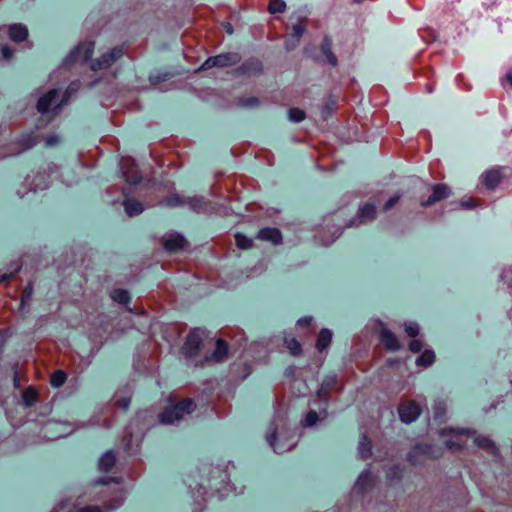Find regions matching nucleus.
Wrapping results in <instances>:
<instances>
[{"label":"nucleus","instance_id":"13d9d810","mask_svg":"<svg viewBox=\"0 0 512 512\" xmlns=\"http://www.w3.org/2000/svg\"><path fill=\"white\" fill-rule=\"evenodd\" d=\"M227 31H228L229 33H232V28H231V26H230V25L227 27Z\"/></svg>","mask_w":512,"mask_h":512},{"label":"nucleus","instance_id":"7c9ffc66","mask_svg":"<svg viewBox=\"0 0 512 512\" xmlns=\"http://www.w3.org/2000/svg\"><path fill=\"white\" fill-rule=\"evenodd\" d=\"M111 297L120 304H126L130 300V295L126 290L116 289L112 292Z\"/></svg>","mask_w":512,"mask_h":512},{"label":"nucleus","instance_id":"a878e982","mask_svg":"<svg viewBox=\"0 0 512 512\" xmlns=\"http://www.w3.org/2000/svg\"><path fill=\"white\" fill-rule=\"evenodd\" d=\"M435 361V353L433 350L426 349L423 353L416 359V364L418 366H422L424 368L429 367Z\"/></svg>","mask_w":512,"mask_h":512},{"label":"nucleus","instance_id":"cd10ccee","mask_svg":"<svg viewBox=\"0 0 512 512\" xmlns=\"http://www.w3.org/2000/svg\"><path fill=\"white\" fill-rule=\"evenodd\" d=\"M474 443L479 448L486 450V451H490L495 448L493 441L485 436H476L474 438Z\"/></svg>","mask_w":512,"mask_h":512},{"label":"nucleus","instance_id":"473e14b6","mask_svg":"<svg viewBox=\"0 0 512 512\" xmlns=\"http://www.w3.org/2000/svg\"><path fill=\"white\" fill-rule=\"evenodd\" d=\"M286 9V3L283 0H271L268 5V11L271 14L283 13Z\"/></svg>","mask_w":512,"mask_h":512},{"label":"nucleus","instance_id":"8fccbe9b","mask_svg":"<svg viewBox=\"0 0 512 512\" xmlns=\"http://www.w3.org/2000/svg\"><path fill=\"white\" fill-rule=\"evenodd\" d=\"M257 104H258V99L255 97H250V98L241 100V105L246 106V107H253V106H256Z\"/></svg>","mask_w":512,"mask_h":512},{"label":"nucleus","instance_id":"1a4fd4ad","mask_svg":"<svg viewBox=\"0 0 512 512\" xmlns=\"http://www.w3.org/2000/svg\"><path fill=\"white\" fill-rule=\"evenodd\" d=\"M202 344V335L200 330L191 331L182 347V353L187 358H193L198 355Z\"/></svg>","mask_w":512,"mask_h":512},{"label":"nucleus","instance_id":"dca6fc26","mask_svg":"<svg viewBox=\"0 0 512 512\" xmlns=\"http://www.w3.org/2000/svg\"><path fill=\"white\" fill-rule=\"evenodd\" d=\"M8 35L14 42H23L28 37V29L21 23L12 24L8 27Z\"/></svg>","mask_w":512,"mask_h":512},{"label":"nucleus","instance_id":"de8ad7c7","mask_svg":"<svg viewBox=\"0 0 512 512\" xmlns=\"http://www.w3.org/2000/svg\"><path fill=\"white\" fill-rule=\"evenodd\" d=\"M1 53H2V56L4 59L6 60H9L12 58L13 54H14V50L7 46V45H4L2 48H1Z\"/></svg>","mask_w":512,"mask_h":512},{"label":"nucleus","instance_id":"ea45409f","mask_svg":"<svg viewBox=\"0 0 512 512\" xmlns=\"http://www.w3.org/2000/svg\"><path fill=\"white\" fill-rule=\"evenodd\" d=\"M186 203L183 199H181L178 195H172L166 198L165 205L169 207L180 206Z\"/></svg>","mask_w":512,"mask_h":512},{"label":"nucleus","instance_id":"c03bdc74","mask_svg":"<svg viewBox=\"0 0 512 512\" xmlns=\"http://www.w3.org/2000/svg\"><path fill=\"white\" fill-rule=\"evenodd\" d=\"M423 347V343L422 341L418 340V339H413L410 343H409V350L413 353H418L421 351Z\"/></svg>","mask_w":512,"mask_h":512},{"label":"nucleus","instance_id":"f257e3e1","mask_svg":"<svg viewBox=\"0 0 512 512\" xmlns=\"http://www.w3.org/2000/svg\"><path fill=\"white\" fill-rule=\"evenodd\" d=\"M196 408L192 399H184L174 405L168 406L159 415V421L163 424H173L181 420L186 414H191Z\"/></svg>","mask_w":512,"mask_h":512},{"label":"nucleus","instance_id":"a18cd8bd","mask_svg":"<svg viewBox=\"0 0 512 512\" xmlns=\"http://www.w3.org/2000/svg\"><path fill=\"white\" fill-rule=\"evenodd\" d=\"M36 399V394L32 390L28 389L24 392V401L26 405L31 406Z\"/></svg>","mask_w":512,"mask_h":512},{"label":"nucleus","instance_id":"c9c22d12","mask_svg":"<svg viewBox=\"0 0 512 512\" xmlns=\"http://www.w3.org/2000/svg\"><path fill=\"white\" fill-rule=\"evenodd\" d=\"M404 330L411 338H416L420 333V327L416 322H405Z\"/></svg>","mask_w":512,"mask_h":512},{"label":"nucleus","instance_id":"ddd939ff","mask_svg":"<svg viewBox=\"0 0 512 512\" xmlns=\"http://www.w3.org/2000/svg\"><path fill=\"white\" fill-rule=\"evenodd\" d=\"M121 503L116 505L105 506L106 510L102 511L101 507L96 505L85 506L82 508L72 507L68 502H62L56 512H109L116 509Z\"/></svg>","mask_w":512,"mask_h":512},{"label":"nucleus","instance_id":"393cba45","mask_svg":"<svg viewBox=\"0 0 512 512\" xmlns=\"http://www.w3.org/2000/svg\"><path fill=\"white\" fill-rule=\"evenodd\" d=\"M116 457L112 451L103 454L99 460V469L103 472H109L115 465Z\"/></svg>","mask_w":512,"mask_h":512},{"label":"nucleus","instance_id":"4c0bfd02","mask_svg":"<svg viewBox=\"0 0 512 512\" xmlns=\"http://www.w3.org/2000/svg\"><path fill=\"white\" fill-rule=\"evenodd\" d=\"M125 179L130 184H137L141 180V176L135 168H131V171L124 172Z\"/></svg>","mask_w":512,"mask_h":512},{"label":"nucleus","instance_id":"423d86ee","mask_svg":"<svg viewBox=\"0 0 512 512\" xmlns=\"http://www.w3.org/2000/svg\"><path fill=\"white\" fill-rule=\"evenodd\" d=\"M431 195L428 197V199L423 200L420 202V205L422 207H429L437 202H440L444 199H447L451 196L452 190L451 188L444 183H438L430 186Z\"/></svg>","mask_w":512,"mask_h":512},{"label":"nucleus","instance_id":"bb28decb","mask_svg":"<svg viewBox=\"0 0 512 512\" xmlns=\"http://www.w3.org/2000/svg\"><path fill=\"white\" fill-rule=\"evenodd\" d=\"M66 379L67 375L64 371L56 370L50 376V384L55 388H59L65 383Z\"/></svg>","mask_w":512,"mask_h":512},{"label":"nucleus","instance_id":"aec40b11","mask_svg":"<svg viewBox=\"0 0 512 512\" xmlns=\"http://www.w3.org/2000/svg\"><path fill=\"white\" fill-rule=\"evenodd\" d=\"M123 206L128 216L133 217L141 214L144 211V206L141 202L133 198L124 200Z\"/></svg>","mask_w":512,"mask_h":512},{"label":"nucleus","instance_id":"5701e85b","mask_svg":"<svg viewBox=\"0 0 512 512\" xmlns=\"http://www.w3.org/2000/svg\"><path fill=\"white\" fill-rule=\"evenodd\" d=\"M332 332L327 329L323 328L318 335L317 341H316V348L319 352H322L325 350L332 341Z\"/></svg>","mask_w":512,"mask_h":512},{"label":"nucleus","instance_id":"58836bf2","mask_svg":"<svg viewBox=\"0 0 512 512\" xmlns=\"http://www.w3.org/2000/svg\"><path fill=\"white\" fill-rule=\"evenodd\" d=\"M358 449L362 458H367L370 455V443L367 441L366 437L359 443Z\"/></svg>","mask_w":512,"mask_h":512},{"label":"nucleus","instance_id":"9d476101","mask_svg":"<svg viewBox=\"0 0 512 512\" xmlns=\"http://www.w3.org/2000/svg\"><path fill=\"white\" fill-rule=\"evenodd\" d=\"M162 245L168 252H177L187 247L188 242L183 235L172 232L167 233L162 237Z\"/></svg>","mask_w":512,"mask_h":512},{"label":"nucleus","instance_id":"f3484780","mask_svg":"<svg viewBox=\"0 0 512 512\" xmlns=\"http://www.w3.org/2000/svg\"><path fill=\"white\" fill-rule=\"evenodd\" d=\"M227 354H228L227 343L222 339H218L216 341V347H215L214 352L212 353V355L210 357H207L206 360L213 361L216 363L222 362L226 359Z\"/></svg>","mask_w":512,"mask_h":512},{"label":"nucleus","instance_id":"b1692460","mask_svg":"<svg viewBox=\"0 0 512 512\" xmlns=\"http://www.w3.org/2000/svg\"><path fill=\"white\" fill-rule=\"evenodd\" d=\"M306 30L305 19H300L297 23L292 26V37L295 39V43L292 46L286 44V49L290 50L296 46V44L300 41L302 35Z\"/></svg>","mask_w":512,"mask_h":512},{"label":"nucleus","instance_id":"7ed1b4c3","mask_svg":"<svg viewBox=\"0 0 512 512\" xmlns=\"http://www.w3.org/2000/svg\"><path fill=\"white\" fill-rule=\"evenodd\" d=\"M241 56L236 52L222 53L209 57L201 65L200 70H208L213 67L225 68L238 64Z\"/></svg>","mask_w":512,"mask_h":512},{"label":"nucleus","instance_id":"9b49d317","mask_svg":"<svg viewBox=\"0 0 512 512\" xmlns=\"http://www.w3.org/2000/svg\"><path fill=\"white\" fill-rule=\"evenodd\" d=\"M503 180V171L500 167L489 169L480 176L481 184L488 190L496 189Z\"/></svg>","mask_w":512,"mask_h":512},{"label":"nucleus","instance_id":"0eeeda50","mask_svg":"<svg viewBox=\"0 0 512 512\" xmlns=\"http://www.w3.org/2000/svg\"><path fill=\"white\" fill-rule=\"evenodd\" d=\"M123 55V50L120 47L112 48L108 53L103 54L101 57L96 59L91 64L93 71H99L109 68L114 62H116Z\"/></svg>","mask_w":512,"mask_h":512},{"label":"nucleus","instance_id":"f704fd0d","mask_svg":"<svg viewBox=\"0 0 512 512\" xmlns=\"http://www.w3.org/2000/svg\"><path fill=\"white\" fill-rule=\"evenodd\" d=\"M19 142L22 146V151H25L36 145V137L32 134L24 135L21 137Z\"/></svg>","mask_w":512,"mask_h":512},{"label":"nucleus","instance_id":"f8f14e48","mask_svg":"<svg viewBox=\"0 0 512 512\" xmlns=\"http://www.w3.org/2000/svg\"><path fill=\"white\" fill-rule=\"evenodd\" d=\"M421 409L419 405L414 401H408L402 403L398 407L399 417L404 423H412L414 422L420 415Z\"/></svg>","mask_w":512,"mask_h":512},{"label":"nucleus","instance_id":"79ce46f5","mask_svg":"<svg viewBox=\"0 0 512 512\" xmlns=\"http://www.w3.org/2000/svg\"><path fill=\"white\" fill-rule=\"evenodd\" d=\"M402 195L401 194H396L394 195L393 197H391L382 207V210L384 212H387L389 210H391L398 202L399 200L401 199Z\"/></svg>","mask_w":512,"mask_h":512},{"label":"nucleus","instance_id":"6e6552de","mask_svg":"<svg viewBox=\"0 0 512 512\" xmlns=\"http://www.w3.org/2000/svg\"><path fill=\"white\" fill-rule=\"evenodd\" d=\"M377 208L373 203H365L358 208L356 217L350 221L348 227L358 226L376 218Z\"/></svg>","mask_w":512,"mask_h":512},{"label":"nucleus","instance_id":"c85d7f7f","mask_svg":"<svg viewBox=\"0 0 512 512\" xmlns=\"http://www.w3.org/2000/svg\"><path fill=\"white\" fill-rule=\"evenodd\" d=\"M235 242L240 249H250L253 246V240L241 233L235 234Z\"/></svg>","mask_w":512,"mask_h":512},{"label":"nucleus","instance_id":"412c9836","mask_svg":"<svg viewBox=\"0 0 512 512\" xmlns=\"http://www.w3.org/2000/svg\"><path fill=\"white\" fill-rule=\"evenodd\" d=\"M321 52L326 56L327 61L330 65L336 66L338 64L337 57L332 52V41L329 37H324L321 45H320Z\"/></svg>","mask_w":512,"mask_h":512},{"label":"nucleus","instance_id":"09e8293b","mask_svg":"<svg viewBox=\"0 0 512 512\" xmlns=\"http://www.w3.org/2000/svg\"><path fill=\"white\" fill-rule=\"evenodd\" d=\"M59 143V138L56 135H51L45 138V144L47 147L55 146Z\"/></svg>","mask_w":512,"mask_h":512},{"label":"nucleus","instance_id":"4be33fe9","mask_svg":"<svg viewBox=\"0 0 512 512\" xmlns=\"http://www.w3.org/2000/svg\"><path fill=\"white\" fill-rule=\"evenodd\" d=\"M262 70V65L257 60H250L244 62L241 66L236 69L237 74H254L259 73Z\"/></svg>","mask_w":512,"mask_h":512},{"label":"nucleus","instance_id":"603ef678","mask_svg":"<svg viewBox=\"0 0 512 512\" xmlns=\"http://www.w3.org/2000/svg\"><path fill=\"white\" fill-rule=\"evenodd\" d=\"M312 322V317H302L297 321V324L301 327H308Z\"/></svg>","mask_w":512,"mask_h":512},{"label":"nucleus","instance_id":"49530a36","mask_svg":"<svg viewBox=\"0 0 512 512\" xmlns=\"http://www.w3.org/2000/svg\"><path fill=\"white\" fill-rule=\"evenodd\" d=\"M21 269V265L20 264H15V267L12 271H10V273H5L3 275H0V283L13 277L17 272H19Z\"/></svg>","mask_w":512,"mask_h":512},{"label":"nucleus","instance_id":"c756f323","mask_svg":"<svg viewBox=\"0 0 512 512\" xmlns=\"http://www.w3.org/2000/svg\"><path fill=\"white\" fill-rule=\"evenodd\" d=\"M266 439H267V442L269 443V445L274 449L275 452L281 453L284 451V449L276 443L277 434H276V428L274 426L270 427V433L267 434Z\"/></svg>","mask_w":512,"mask_h":512},{"label":"nucleus","instance_id":"5fc2aeb1","mask_svg":"<svg viewBox=\"0 0 512 512\" xmlns=\"http://www.w3.org/2000/svg\"><path fill=\"white\" fill-rule=\"evenodd\" d=\"M474 201V199H469L468 201H462L460 205L463 208H473L475 207Z\"/></svg>","mask_w":512,"mask_h":512},{"label":"nucleus","instance_id":"20e7f679","mask_svg":"<svg viewBox=\"0 0 512 512\" xmlns=\"http://www.w3.org/2000/svg\"><path fill=\"white\" fill-rule=\"evenodd\" d=\"M95 43L93 41H85L80 43L70 54L66 57L64 63L69 65L76 62H87L93 55Z\"/></svg>","mask_w":512,"mask_h":512},{"label":"nucleus","instance_id":"a19ab883","mask_svg":"<svg viewBox=\"0 0 512 512\" xmlns=\"http://www.w3.org/2000/svg\"><path fill=\"white\" fill-rule=\"evenodd\" d=\"M186 203L197 212L204 208V202L201 198H190Z\"/></svg>","mask_w":512,"mask_h":512},{"label":"nucleus","instance_id":"a211bd4d","mask_svg":"<svg viewBox=\"0 0 512 512\" xmlns=\"http://www.w3.org/2000/svg\"><path fill=\"white\" fill-rule=\"evenodd\" d=\"M337 385V377L335 375H329L326 376L322 383L320 388L318 389V396L320 398H327L330 393L335 389Z\"/></svg>","mask_w":512,"mask_h":512},{"label":"nucleus","instance_id":"864d4df0","mask_svg":"<svg viewBox=\"0 0 512 512\" xmlns=\"http://www.w3.org/2000/svg\"><path fill=\"white\" fill-rule=\"evenodd\" d=\"M445 411H444V408L442 407V404L439 403L438 405L435 406V416L436 417H442L444 415Z\"/></svg>","mask_w":512,"mask_h":512},{"label":"nucleus","instance_id":"6ab92c4d","mask_svg":"<svg viewBox=\"0 0 512 512\" xmlns=\"http://www.w3.org/2000/svg\"><path fill=\"white\" fill-rule=\"evenodd\" d=\"M58 92L55 89H52L48 91L46 94H44L37 103V110L40 113H45L49 110L52 102L55 100Z\"/></svg>","mask_w":512,"mask_h":512},{"label":"nucleus","instance_id":"6e6d98bb","mask_svg":"<svg viewBox=\"0 0 512 512\" xmlns=\"http://www.w3.org/2000/svg\"><path fill=\"white\" fill-rule=\"evenodd\" d=\"M78 87H79V84H77V83H72V84H70V86L68 87V89H67L66 93L70 94V93L76 92V91H77V89H78Z\"/></svg>","mask_w":512,"mask_h":512},{"label":"nucleus","instance_id":"f03ea898","mask_svg":"<svg viewBox=\"0 0 512 512\" xmlns=\"http://www.w3.org/2000/svg\"><path fill=\"white\" fill-rule=\"evenodd\" d=\"M440 434L442 436L451 435V437L445 441V446L449 450L461 451L466 445V441L463 439V436H472L475 432L469 429L445 428L441 430Z\"/></svg>","mask_w":512,"mask_h":512},{"label":"nucleus","instance_id":"37998d69","mask_svg":"<svg viewBox=\"0 0 512 512\" xmlns=\"http://www.w3.org/2000/svg\"><path fill=\"white\" fill-rule=\"evenodd\" d=\"M318 421V414L315 411H309L305 417V425L312 426Z\"/></svg>","mask_w":512,"mask_h":512},{"label":"nucleus","instance_id":"4d7b16f0","mask_svg":"<svg viewBox=\"0 0 512 512\" xmlns=\"http://www.w3.org/2000/svg\"><path fill=\"white\" fill-rule=\"evenodd\" d=\"M506 80L509 82L510 86L512 87V73H508L506 75Z\"/></svg>","mask_w":512,"mask_h":512},{"label":"nucleus","instance_id":"2f4dec72","mask_svg":"<svg viewBox=\"0 0 512 512\" xmlns=\"http://www.w3.org/2000/svg\"><path fill=\"white\" fill-rule=\"evenodd\" d=\"M284 342L292 355L297 356L301 353V344L295 338L286 337Z\"/></svg>","mask_w":512,"mask_h":512},{"label":"nucleus","instance_id":"e433bc0d","mask_svg":"<svg viewBox=\"0 0 512 512\" xmlns=\"http://www.w3.org/2000/svg\"><path fill=\"white\" fill-rule=\"evenodd\" d=\"M33 291H34L33 283L29 282L23 290L22 297H21V303H20V309H23L26 302H28L31 299V297L33 295Z\"/></svg>","mask_w":512,"mask_h":512},{"label":"nucleus","instance_id":"3c124183","mask_svg":"<svg viewBox=\"0 0 512 512\" xmlns=\"http://www.w3.org/2000/svg\"><path fill=\"white\" fill-rule=\"evenodd\" d=\"M129 404H130V400L126 399V398L119 399L116 401V406H118L119 408H121L123 410H127L129 407Z\"/></svg>","mask_w":512,"mask_h":512},{"label":"nucleus","instance_id":"4468645a","mask_svg":"<svg viewBox=\"0 0 512 512\" xmlns=\"http://www.w3.org/2000/svg\"><path fill=\"white\" fill-rule=\"evenodd\" d=\"M380 340L387 350L398 351L401 348L396 335L386 327L380 330Z\"/></svg>","mask_w":512,"mask_h":512},{"label":"nucleus","instance_id":"72a5a7b5","mask_svg":"<svg viewBox=\"0 0 512 512\" xmlns=\"http://www.w3.org/2000/svg\"><path fill=\"white\" fill-rule=\"evenodd\" d=\"M305 117H306L305 112L299 108H291L288 111V118L292 122L299 123V122L303 121L305 119Z\"/></svg>","mask_w":512,"mask_h":512},{"label":"nucleus","instance_id":"2eb2a0df","mask_svg":"<svg viewBox=\"0 0 512 512\" xmlns=\"http://www.w3.org/2000/svg\"><path fill=\"white\" fill-rule=\"evenodd\" d=\"M256 237L259 240L268 241L274 245L280 244L282 242V234L277 228H262L258 231Z\"/></svg>","mask_w":512,"mask_h":512},{"label":"nucleus","instance_id":"39448f33","mask_svg":"<svg viewBox=\"0 0 512 512\" xmlns=\"http://www.w3.org/2000/svg\"><path fill=\"white\" fill-rule=\"evenodd\" d=\"M442 455L441 449L434 445L420 444L416 445L409 454V460L413 464L421 463L422 457L439 458Z\"/></svg>","mask_w":512,"mask_h":512}]
</instances>
